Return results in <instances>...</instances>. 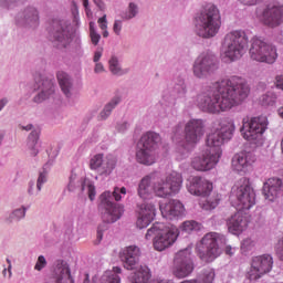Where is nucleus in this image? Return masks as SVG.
I'll return each instance as SVG.
<instances>
[{"mask_svg": "<svg viewBox=\"0 0 283 283\" xmlns=\"http://www.w3.org/2000/svg\"><path fill=\"white\" fill-rule=\"evenodd\" d=\"M130 124L127 120L124 122H119L116 126L117 132H120L122 134H125V132H127V129H129Z\"/></svg>", "mask_w": 283, "mask_h": 283, "instance_id": "8fccbe9b", "label": "nucleus"}, {"mask_svg": "<svg viewBox=\"0 0 283 283\" xmlns=\"http://www.w3.org/2000/svg\"><path fill=\"white\" fill-rule=\"evenodd\" d=\"M156 180H158L157 172H150L140 179L137 193L142 200H149L156 193Z\"/></svg>", "mask_w": 283, "mask_h": 283, "instance_id": "4be33fe9", "label": "nucleus"}, {"mask_svg": "<svg viewBox=\"0 0 283 283\" xmlns=\"http://www.w3.org/2000/svg\"><path fill=\"white\" fill-rule=\"evenodd\" d=\"M120 273H123V269L115 266L113 270L104 272L99 279V283H120V276H118Z\"/></svg>", "mask_w": 283, "mask_h": 283, "instance_id": "f704fd0d", "label": "nucleus"}, {"mask_svg": "<svg viewBox=\"0 0 283 283\" xmlns=\"http://www.w3.org/2000/svg\"><path fill=\"white\" fill-rule=\"evenodd\" d=\"M35 84L40 93H38L33 97V103H43L48 101L50 96H52L56 90V85L54 84V80L50 78L45 75H38L35 76Z\"/></svg>", "mask_w": 283, "mask_h": 283, "instance_id": "aec40b11", "label": "nucleus"}, {"mask_svg": "<svg viewBox=\"0 0 283 283\" xmlns=\"http://www.w3.org/2000/svg\"><path fill=\"white\" fill-rule=\"evenodd\" d=\"M119 258L124 269L135 271L133 275H143V269H147L146 265H140V248L136 245L124 248Z\"/></svg>", "mask_w": 283, "mask_h": 283, "instance_id": "a211bd4d", "label": "nucleus"}, {"mask_svg": "<svg viewBox=\"0 0 283 283\" xmlns=\"http://www.w3.org/2000/svg\"><path fill=\"white\" fill-rule=\"evenodd\" d=\"M187 189L191 196L207 198L213 191V184L202 177H192L187 184Z\"/></svg>", "mask_w": 283, "mask_h": 283, "instance_id": "412c9836", "label": "nucleus"}, {"mask_svg": "<svg viewBox=\"0 0 283 283\" xmlns=\"http://www.w3.org/2000/svg\"><path fill=\"white\" fill-rule=\"evenodd\" d=\"M196 283H213L216 280V270L213 268H206L200 273Z\"/></svg>", "mask_w": 283, "mask_h": 283, "instance_id": "58836bf2", "label": "nucleus"}, {"mask_svg": "<svg viewBox=\"0 0 283 283\" xmlns=\"http://www.w3.org/2000/svg\"><path fill=\"white\" fill-rule=\"evenodd\" d=\"M224 242H227V237L223 234L218 232L207 233L196 245V253L199 260L209 264V262H213V260L220 258L222 254L220 244H224Z\"/></svg>", "mask_w": 283, "mask_h": 283, "instance_id": "423d86ee", "label": "nucleus"}, {"mask_svg": "<svg viewBox=\"0 0 283 283\" xmlns=\"http://www.w3.org/2000/svg\"><path fill=\"white\" fill-rule=\"evenodd\" d=\"M122 31H123V21L115 20L113 24V32L116 34V36H120Z\"/></svg>", "mask_w": 283, "mask_h": 283, "instance_id": "09e8293b", "label": "nucleus"}, {"mask_svg": "<svg viewBox=\"0 0 283 283\" xmlns=\"http://www.w3.org/2000/svg\"><path fill=\"white\" fill-rule=\"evenodd\" d=\"M135 158H136V161L139 163V165H145L146 167H150V165L156 164V160H158V151L150 148H145V146L138 145Z\"/></svg>", "mask_w": 283, "mask_h": 283, "instance_id": "c756f323", "label": "nucleus"}, {"mask_svg": "<svg viewBox=\"0 0 283 283\" xmlns=\"http://www.w3.org/2000/svg\"><path fill=\"white\" fill-rule=\"evenodd\" d=\"M101 30H107V15H103L97 20Z\"/></svg>", "mask_w": 283, "mask_h": 283, "instance_id": "603ef678", "label": "nucleus"}, {"mask_svg": "<svg viewBox=\"0 0 283 283\" xmlns=\"http://www.w3.org/2000/svg\"><path fill=\"white\" fill-rule=\"evenodd\" d=\"M94 73L95 74H103V73H105V65H103V63H101V62L95 63Z\"/></svg>", "mask_w": 283, "mask_h": 283, "instance_id": "864d4df0", "label": "nucleus"}, {"mask_svg": "<svg viewBox=\"0 0 283 283\" xmlns=\"http://www.w3.org/2000/svg\"><path fill=\"white\" fill-rule=\"evenodd\" d=\"M76 187H81V191H85L86 189L90 200L94 201L96 198V186H94V181L90 179H82L78 181V179H76V175H73L70 178L67 189L69 191H74Z\"/></svg>", "mask_w": 283, "mask_h": 283, "instance_id": "c85d7f7f", "label": "nucleus"}, {"mask_svg": "<svg viewBox=\"0 0 283 283\" xmlns=\"http://www.w3.org/2000/svg\"><path fill=\"white\" fill-rule=\"evenodd\" d=\"M231 200L243 211H249V209L255 207V190L249 184V179L243 177L235 182L232 187Z\"/></svg>", "mask_w": 283, "mask_h": 283, "instance_id": "1a4fd4ad", "label": "nucleus"}, {"mask_svg": "<svg viewBox=\"0 0 283 283\" xmlns=\"http://www.w3.org/2000/svg\"><path fill=\"white\" fill-rule=\"evenodd\" d=\"M259 21L268 28H277L283 23V4L280 2H270L260 11L256 10Z\"/></svg>", "mask_w": 283, "mask_h": 283, "instance_id": "2eb2a0df", "label": "nucleus"}, {"mask_svg": "<svg viewBox=\"0 0 283 283\" xmlns=\"http://www.w3.org/2000/svg\"><path fill=\"white\" fill-rule=\"evenodd\" d=\"M120 104V96H114L101 111L98 118L101 120H107L108 116H112V112L116 109V106Z\"/></svg>", "mask_w": 283, "mask_h": 283, "instance_id": "c9c22d12", "label": "nucleus"}, {"mask_svg": "<svg viewBox=\"0 0 283 283\" xmlns=\"http://www.w3.org/2000/svg\"><path fill=\"white\" fill-rule=\"evenodd\" d=\"M275 81H276V87H277V90H282V91H283V74L277 75V76L275 77Z\"/></svg>", "mask_w": 283, "mask_h": 283, "instance_id": "bf43d9fd", "label": "nucleus"}, {"mask_svg": "<svg viewBox=\"0 0 283 283\" xmlns=\"http://www.w3.org/2000/svg\"><path fill=\"white\" fill-rule=\"evenodd\" d=\"M196 264L193 263V252L191 247L179 250L174 258L172 275L179 280L189 277L193 273Z\"/></svg>", "mask_w": 283, "mask_h": 283, "instance_id": "ddd939ff", "label": "nucleus"}, {"mask_svg": "<svg viewBox=\"0 0 283 283\" xmlns=\"http://www.w3.org/2000/svg\"><path fill=\"white\" fill-rule=\"evenodd\" d=\"M108 70L111 73H113L114 76H124V74H127L128 72L126 69L120 66V61L116 55H113L108 60Z\"/></svg>", "mask_w": 283, "mask_h": 283, "instance_id": "e433bc0d", "label": "nucleus"}, {"mask_svg": "<svg viewBox=\"0 0 283 283\" xmlns=\"http://www.w3.org/2000/svg\"><path fill=\"white\" fill-rule=\"evenodd\" d=\"M15 21L19 25H23L24 28H39V10L35 7L29 6L17 15Z\"/></svg>", "mask_w": 283, "mask_h": 283, "instance_id": "5701e85b", "label": "nucleus"}, {"mask_svg": "<svg viewBox=\"0 0 283 283\" xmlns=\"http://www.w3.org/2000/svg\"><path fill=\"white\" fill-rule=\"evenodd\" d=\"M228 231L233 235H240L247 227H249V221L247 217L241 211L235 212L227 219Z\"/></svg>", "mask_w": 283, "mask_h": 283, "instance_id": "cd10ccee", "label": "nucleus"}, {"mask_svg": "<svg viewBox=\"0 0 283 283\" xmlns=\"http://www.w3.org/2000/svg\"><path fill=\"white\" fill-rule=\"evenodd\" d=\"M85 8L86 17H92V9H90V0H82Z\"/></svg>", "mask_w": 283, "mask_h": 283, "instance_id": "13d9d810", "label": "nucleus"}, {"mask_svg": "<svg viewBox=\"0 0 283 283\" xmlns=\"http://www.w3.org/2000/svg\"><path fill=\"white\" fill-rule=\"evenodd\" d=\"M254 247L255 241H253L252 239H245L241 243V251H243V253H248V251H252Z\"/></svg>", "mask_w": 283, "mask_h": 283, "instance_id": "49530a36", "label": "nucleus"}, {"mask_svg": "<svg viewBox=\"0 0 283 283\" xmlns=\"http://www.w3.org/2000/svg\"><path fill=\"white\" fill-rule=\"evenodd\" d=\"M227 255H233L235 253V248H231V245L226 247Z\"/></svg>", "mask_w": 283, "mask_h": 283, "instance_id": "69168bd1", "label": "nucleus"}, {"mask_svg": "<svg viewBox=\"0 0 283 283\" xmlns=\"http://www.w3.org/2000/svg\"><path fill=\"white\" fill-rule=\"evenodd\" d=\"M180 189H182V175L180 172L172 171L164 179H159L157 174V180L155 182V196L157 198L176 196Z\"/></svg>", "mask_w": 283, "mask_h": 283, "instance_id": "4468645a", "label": "nucleus"}, {"mask_svg": "<svg viewBox=\"0 0 283 283\" xmlns=\"http://www.w3.org/2000/svg\"><path fill=\"white\" fill-rule=\"evenodd\" d=\"M28 0H0V10H14L19 6H23Z\"/></svg>", "mask_w": 283, "mask_h": 283, "instance_id": "79ce46f5", "label": "nucleus"}, {"mask_svg": "<svg viewBox=\"0 0 283 283\" xmlns=\"http://www.w3.org/2000/svg\"><path fill=\"white\" fill-rule=\"evenodd\" d=\"M57 83L60 85L61 92L66 96V98L72 97V90H74V82L72 81V76L65 73V71H59L56 73Z\"/></svg>", "mask_w": 283, "mask_h": 283, "instance_id": "7c9ffc66", "label": "nucleus"}, {"mask_svg": "<svg viewBox=\"0 0 283 283\" xmlns=\"http://www.w3.org/2000/svg\"><path fill=\"white\" fill-rule=\"evenodd\" d=\"M45 182H48V172L46 171H42L39 174L38 180H36V196H39V193H41V189H43V185H45Z\"/></svg>", "mask_w": 283, "mask_h": 283, "instance_id": "a18cd8bd", "label": "nucleus"}, {"mask_svg": "<svg viewBox=\"0 0 283 283\" xmlns=\"http://www.w3.org/2000/svg\"><path fill=\"white\" fill-rule=\"evenodd\" d=\"M159 209L161 211L163 218H166V220H174V218H180V216H185V206L182 202L176 199L160 203Z\"/></svg>", "mask_w": 283, "mask_h": 283, "instance_id": "393cba45", "label": "nucleus"}, {"mask_svg": "<svg viewBox=\"0 0 283 283\" xmlns=\"http://www.w3.org/2000/svg\"><path fill=\"white\" fill-rule=\"evenodd\" d=\"M277 97H275V94L273 93H266L264 95L261 96L260 98V103L263 106H269V105H275V101Z\"/></svg>", "mask_w": 283, "mask_h": 283, "instance_id": "c03bdc74", "label": "nucleus"}, {"mask_svg": "<svg viewBox=\"0 0 283 283\" xmlns=\"http://www.w3.org/2000/svg\"><path fill=\"white\" fill-rule=\"evenodd\" d=\"M251 94V87L247 80L240 76H232L228 80L214 82L203 88L196 99V104L207 114H220L238 107Z\"/></svg>", "mask_w": 283, "mask_h": 283, "instance_id": "f257e3e1", "label": "nucleus"}, {"mask_svg": "<svg viewBox=\"0 0 283 283\" xmlns=\"http://www.w3.org/2000/svg\"><path fill=\"white\" fill-rule=\"evenodd\" d=\"M21 129H23L24 132H32L33 129H41V128L34 127V125L32 124H28L25 126H21Z\"/></svg>", "mask_w": 283, "mask_h": 283, "instance_id": "052dcab7", "label": "nucleus"}, {"mask_svg": "<svg viewBox=\"0 0 283 283\" xmlns=\"http://www.w3.org/2000/svg\"><path fill=\"white\" fill-rule=\"evenodd\" d=\"M156 218V206L153 203H142L138 210L136 226L138 229H146Z\"/></svg>", "mask_w": 283, "mask_h": 283, "instance_id": "bb28decb", "label": "nucleus"}, {"mask_svg": "<svg viewBox=\"0 0 283 283\" xmlns=\"http://www.w3.org/2000/svg\"><path fill=\"white\" fill-rule=\"evenodd\" d=\"M28 209H30V207L25 206L14 209L9 216V222H12L13 220H17V222L23 220V218H25Z\"/></svg>", "mask_w": 283, "mask_h": 283, "instance_id": "a19ab883", "label": "nucleus"}, {"mask_svg": "<svg viewBox=\"0 0 283 283\" xmlns=\"http://www.w3.org/2000/svg\"><path fill=\"white\" fill-rule=\"evenodd\" d=\"M48 266V260L44 255L38 256L36 263L34 265V271H41L42 269H45Z\"/></svg>", "mask_w": 283, "mask_h": 283, "instance_id": "de8ad7c7", "label": "nucleus"}, {"mask_svg": "<svg viewBox=\"0 0 283 283\" xmlns=\"http://www.w3.org/2000/svg\"><path fill=\"white\" fill-rule=\"evenodd\" d=\"M160 143V135L155 132L145 133L138 145L145 147L146 149H153V151H158V144Z\"/></svg>", "mask_w": 283, "mask_h": 283, "instance_id": "2f4dec72", "label": "nucleus"}, {"mask_svg": "<svg viewBox=\"0 0 283 283\" xmlns=\"http://www.w3.org/2000/svg\"><path fill=\"white\" fill-rule=\"evenodd\" d=\"M7 262L9 264L8 269H4L2 271V275L3 277H8V273H9V277H12V261H10V259H7Z\"/></svg>", "mask_w": 283, "mask_h": 283, "instance_id": "3c124183", "label": "nucleus"}, {"mask_svg": "<svg viewBox=\"0 0 283 283\" xmlns=\"http://www.w3.org/2000/svg\"><path fill=\"white\" fill-rule=\"evenodd\" d=\"M185 96H187V83H185V78L178 77L170 91V101H178V98H185Z\"/></svg>", "mask_w": 283, "mask_h": 283, "instance_id": "473e14b6", "label": "nucleus"}, {"mask_svg": "<svg viewBox=\"0 0 283 283\" xmlns=\"http://www.w3.org/2000/svg\"><path fill=\"white\" fill-rule=\"evenodd\" d=\"M140 14V7L136 2H129L126 10L122 13V19L124 21H132V19H136Z\"/></svg>", "mask_w": 283, "mask_h": 283, "instance_id": "4c0bfd02", "label": "nucleus"}, {"mask_svg": "<svg viewBox=\"0 0 283 283\" xmlns=\"http://www.w3.org/2000/svg\"><path fill=\"white\" fill-rule=\"evenodd\" d=\"M90 36H91V41H92L93 45H98V43L101 41V34H98V32L90 33Z\"/></svg>", "mask_w": 283, "mask_h": 283, "instance_id": "6e6d98bb", "label": "nucleus"}, {"mask_svg": "<svg viewBox=\"0 0 283 283\" xmlns=\"http://www.w3.org/2000/svg\"><path fill=\"white\" fill-rule=\"evenodd\" d=\"M52 275L56 283H74L70 264L63 260H56L53 264Z\"/></svg>", "mask_w": 283, "mask_h": 283, "instance_id": "a878e982", "label": "nucleus"}, {"mask_svg": "<svg viewBox=\"0 0 283 283\" xmlns=\"http://www.w3.org/2000/svg\"><path fill=\"white\" fill-rule=\"evenodd\" d=\"M93 2L95 3V6L97 8H99L101 10H105V2H103V0H93Z\"/></svg>", "mask_w": 283, "mask_h": 283, "instance_id": "e2e57ef3", "label": "nucleus"}, {"mask_svg": "<svg viewBox=\"0 0 283 283\" xmlns=\"http://www.w3.org/2000/svg\"><path fill=\"white\" fill-rule=\"evenodd\" d=\"M250 59L256 63L273 65L277 61V48L260 38H253L250 46Z\"/></svg>", "mask_w": 283, "mask_h": 283, "instance_id": "9d476101", "label": "nucleus"}, {"mask_svg": "<svg viewBox=\"0 0 283 283\" xmlns=\"http://www.w3.org/2000/svg\"><path fill=\"white\" fill-rule=\"evenodd\" d=\"M123 196H127V188L122 187H115L114 191H104L99 196V209H104L103 212V221L107 224H114V222H117V220H120L124 213L123 206L116 205L112 201L114 198L116 202H119V200H123Z\"/></svg>", "mask_w": 283, "mask_h": 283, "instance_id": "39448f33", "label": "nucleus"}, {"mask_svg": "<svg viewBox=\"0 0 283 283\" xmlns=\"http://www.w3.org/2000/svg\"><path fill=\"white\" fill-rule=\"evenodd\" d=\"M76 30L70 20H55L52 23L51 41L59 50H66L74 41Z\"/></svg>", "mask_w": 283, "mask_h": 283, "instance_id": "6e6552de", "label": "nucleus"}, {"mask_svg": "<svg viewBox=\"0 0 283 283\" xmlns=\"http://www.w3.org/2000/svg\"><path fill=\"white\" fill-rule=\"evenodd\" d=\"M205 136V122L202 119H190L185 126V140L187 143L186 149L189 151L190 147L198 145Z\"/></svg>", "mask_w": 283, "mask_h": 283, "instance_id": "6ab92c4d", "label": "nucleus"}, {"mask_svg": "<svg viewBox=\"0 0 283 283\" xmlns=\"http://www.w3.org/2000/svg\"><path fill=\"white\" fill-rule=\"evenodd\" d=\"M41 136V129H33L27 140V148L31 156H36L39 154V137Z\"/></svg>", "mask_w": 283, "mask_h": 283, "instance_id": "72a5a7b5", "label": "nucleus"}, {"mask_svg": "<svg viewBox=\"0 0 283 283\" xmlns=\"http://www.w3.org/2000/svg\"><path fill=\"white\" fill-rule=\"evenodd\" d=\"M239 2L243 6H255V3H258V0H239Z\"/></svg>", "mask_w": 283, "mask_h": 283, "instance_id": "680f3d73", "label": "nucleus"}, {"mask_svg": "<svg viewBox=\"0 0 283 283\" xmlns=\"http://www.w3.org/2000/svg\"><path fill=\"white\" fill-rule=\"evenodd\" d=\"M218 57L211 51L201 52L192 64V74L195 78L205 81L211 74L218 72Z\"/></svg>", "mask_w": 283, "mask_h": 283, "instance_id": "f8f14e48", "label": "nucleus"}, {"mask_svg": "<svg viewBox=\"0 0 283 283\" xmlns=\"http://www.w3.org/2000/svg\"><path fill=\"white\" fill-rule=\"evenodd\" d=\"M220 195L213 193L201 205V209H203V211H213V209L220 205Z\"/></svg>", "mask_w": 283, "mask_h": 283, "instance_id": "ea45409f", "label": "nucleus"}, {"mask_svg": "<svg viewBox=\"0 0 283 283\" xmlns=\"http://www.w3.org/2000/svg\"><path fill=\"white\" fill-rule=\"evenodd\" d=\"M269 127V119L264 116L252 117L243 119L241 134L244 140L253 143L254 145H262L264 143V132Z\"/></svg>", "mask_w": 283, "mask_h": 283, "instance_id": "9b49d317", "label": "nucleus"}, {"mask_svg": "<svg viewBox=\"0 0 283 283\" xmlns=\"http://www.w3.org/2000/svg\"><path fill=\"white\" fill-rule=\"evenodd\" d=\"M179 231L176 226L166 227L163 223H155L146 233V240L154 238V249L165 251L172 247L178 240Z\"/></svg>", "mask_w": 283, "mask_h": 283, "instance_id": "0eeeda50", "label": "nucleus"}, {"mask_svg": "<svg viewBox=\"0 0 283 283\" xmlns=\"http://www.w3.org/2000/svg\"><path fill=\"white\" fill-rule=\"evenodd\" d=\"M105 229H107V226H105V223L98 226V228H97V239L98 240H103V232L105 231Z\"/></svg>", "mask_w": 283, "mask_h": 283, "instance_id": "4d7b16f0", "label": "nucleus"}, {"mask_svg": "<svg viewBox=\"0 0 283 283\" xmlns=\"http://www.w3.org/2000/svg\"><path fill=\"white\" fill-rule=\"evenodd\" d=\"M6 105H8V98L3 97L0 99V112L3 111V107H6Z\"/></svg>", "mask_w": 283, "mask_h": 283, "instance_id": "338daca9", "label": "nucleus"}, {"mask_svg": "<svg viewBox=\"0 0 283 283\" xmlns=\"http://www.w3.org/2000/svg\"><path fill=\"white\" fill-rule=\"evenodd\" d=\"M117 163L118 158L114 155L96 154L90 159L88 167L92 171H97L98 176L107 178L116 169Z\"/></svg>", "mask_w": 283, "mask_h": 283, "instance_id": "f3484780", "label": "nucleus"}, {"mask_svg": "<svg viewBox=\"0 0 283 283\" xmlns=\"http://www.w3.org/2000/svg\"><path fill=\"white\" fill-rule=\"evenodd\" d=\"M28 193L29 196H36V192H34V182L29 184Z\"/></svg>", "mask_w": 283, "mask_h": 283, "instance_id": "0e129e2a", "label": "nucleus"}, {"mask_svg": "<svg viewBox=\"0 0 283 283\" xmlns=\"http://www.w3.org/2000/svg\"><path fill=\"white\" fill-rule=\"evenodd\" d=\"M249 48V35L244 30L228 32L222 42L221 56L226 63L240 61L247 54Z\"/></svg>", "mask_w": 283, "mask_h": 283, "instance_id": "20e7f679", "label": "nucleus"}, {"mask_svg": "<svg viewBox=\"0 0 283 283\" xmlns=\"http://www.w3.org/2000/svg\"><path fill=\"white\" fill-rule=\"evenodd\" d=\"M103 56V49H97L94 52L93 62L94 63H101V57Z\"/></svg>", "mask_w": 283, "mask_h": 283, "instance_id": "5fc2aeb1", "label": "nucleus"}, {"mask_svg": "<svg viewBox=\"0 0 283 283\" xmlns=\"http://www.w3.org/2000/svg\"><path fill=\"white\" fill-rule=\"evenodd\" d=\"M253 163H255V155L251 151L244 150L233 156L232 169L238 171V174H244Z\"/></svg>", "mask_w": 283, "mask_h": 283, "instance_id": "b1692460", "label": "nucleus"}, {"mask_svg": "<svg viewBox=\"0 0 283 283\" xmlns=\"http://www.w3.org/2000/svg\"><path fill=\"white\" fill-rule=\"evenodd\" d=\"M201 224L198 221H185L180 229L181 231H184L185 233H193V231H200L201 229Z\"/></svg>", "mask_w": 283, "mask_h": 283, "instance_id": "37998d69", "label": "nucleus"}, {"mask_svg": "<svg viewBox=\"0 0 283 283\" xmlns=\"http://www.w3.org/2000/svg\"><path fill=\"white\" fill-rule=\"evenodd\" d=\"M195 34L200 39H213L222 28V15L220 9L209 3L199 10L193 17Z\"/></svg>", "mask_w": 283, "mask_h": 283, "instance_id": "7ed1b4c3", "label": "nucleus"}, {"mask_svg": "<svg viewBox=\"0 0 283 283\" xmlns=\"http://www.w3.org/2000/svg\"><path fill=\"white\" fill-rule=\"evenodd\" d=\"M273 270V256L271 254H263L252 258L250 270L247 272L245 277L250 282H256L266 273Z\"/></svg>", "mask_w": 283, "mask_h": 283, "instance_id": "dca6fc26", "label": "nucleus"}, {"mask_svg": "<svg viewBox=\"0 0 283 283\" xmlns=\"http://www.w3.org/2000/svg\"><path fill=\"white\" fill-rule=\"evenodd\" d=\"M235 132V124L232 119L223 120L220 128L212 130L206 140V149L201 155L196 156L191 161V167L196 171H211L220 163L222 156V145L226 140H231Z\"/></svg>", "mask_w": 283, "mask_h": 283, "instance_id": "f03ea898", "label": "nucleus"}, {"mask_svg": "<svg viewBox=\"0 0 283 283\" xmlns=\"http://www.w3.org/2000/svg\"><path fill=\"white\" fill-rule=\"evenodd\" d=\"M96 33V23L90 22V34Z\"/></svg>", "mask_w": 283, "mask_h": 283, "instance_id": "774afa93", "label": "nucleus"}]
</instances>
